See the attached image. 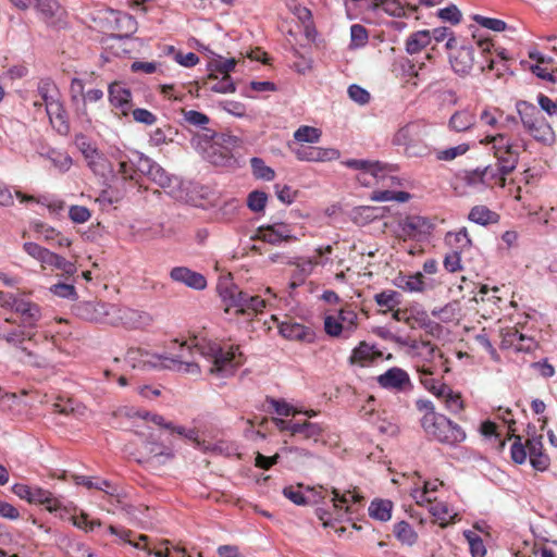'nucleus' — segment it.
<instances>
[{"mask_svg": "<svg viewBox=\"0 0 557 557\" xmlns=\"http://www.w3.org/2000/svg\"><path fill=\"white\" fill-rule=\"evenodd\" d=\"M200 356L210 364L209 372L219 377L234 375L244 363L238 347L233 345L221 346L207 338H197L189 342L173 341L169 351L152 354L141 348H129L125 360L132 368H161L183 373L199 374L200 367L196 361Z\"/></svg>", "mask_w": 557, "mask_h": 557, "instance_id": "nucleus-1", "label": "nucleus"}, {"mask_svg": "<svg viewBox=\"0 0 557 557\" xmlns=\"http://www.w3.org/2000/svg\"><path fill=\"white\" fill-rule=\"evenodd\" d=\"M516 108L523 127L534 140L547 146L555 141V133L541 110L527 101H518Z\"/></svg>", "mask_w": 557, "mask_h": 557, "instance_id": "nucleus-2", "label": "nucleus"}, {"mask_svg": "<svg viewBox=\"0 0 557 557\" xmlns=\"http://www.w3.org/2000/svg\"><path fill=\"white\" fill-rule=\"evenodd\" d=\"M359 326L357 311L348 304L338 310H330L323 318V327L326 335L333 338L348 339Z\"/></svg>", "mask_w": 557, "mask_h": 557, "instance_id": "nucleus-3", "label": "nucleus"}, {"mask_svg": "<svg viewBox=\"0 0 557 557\" xmlns=\"http://www.w3.org/2000/svg\"><path fill=\"white\" fill-rule=\"evenodd\" d=\"M421 426L428 436L442 444L455 446L466 440L463 429L442 413L421 418Z\"/></svg>", "mask_w": 557, "mask_h": 557, "instance_id": "nucleus-4", "label": "nucleus"}, {"mask_svg": "<svg viewBox=\"0 0 557 557\" xmlns=\"http://www.w3.org/2000/svg\"><path fill=\"white\" fill-rule=\"evenodd\" d=\"M107 531L111 535H115L121 541L128 543L133 547L146 552L148 556L185 557L186 555L184 548L172 545L169 541H163L159 545L153 546L148 543V536L146 535H139L138 541H135L132 539L133 531L123 527L109 525Z\"/></svg>", "mask_w": 557, "mask_h": 557, "instance_id": "nucleus-5", "label": "nucleus"}, {"mask_svg": "<svg viewBox=\"0 0 557 557\" xmlns=\"http://www.w3.org/2000/svg\"><path fill=\"white\" fill-rule=\"evenodd\" d=\"M0 308L18 314L25 329L36 327L41 319L40 307L24 295L0 292Z\"/></svg>", "mask_w": 557, "mask_h": 557, "instance_id": "nucleus-6", "label": "nucleus"}, {"mask_svg": "<svg viewBox=\"0 0 557 557\" xmlns=\"http://www.w3.org/2000/svg\"><path fill=\"white\" fill-rule=\"evenodd\" d=\"M481 144L491 146L503 174H510L517 168L520 153L509 136L504 133L487 135L481 140Z\"/></svg>", "mask_w": 557, "mask_h": 557, "instance_id": "nucleus-7", "label": "nucleus"}, {"mask_svg": "<svg viewBox=\"0 0 557 557\" xmlns=\"http://www.w3.org/2000/svg\"><path fill=\"white\" fill-rule=\"evenodd\" d=\"M481 144L491 146L503 174H510L517 168L520 153L509 136L504 133L487 135L481 140Z\"/></svg>", "mask_w": 557, "mask_h": 557, "instance_id": "nucleus-8", "label": "nucleus"}, {"mask_svg": "<svg viewBox=\"0 0 557 557\" xmlns=\"http://www.w3.org/2000/svg\"><path fill=\"white\" fill-rule=\"evenodd\" d=\"M424 134L425 125L422 122H409L396 132L393 144L404 147L405 153L408 156H424L428 150L422 144Z\"/></svg>", "mask_w": 557, "mask_h": 557, "instance_id": "nucleus-9", "label": "nucleus"}, {"mask_svg": "<svg viewBox=\"0 0 557 557\" xmlns=\"http://www.w3.org/2000/svg\"><path fill=\"white\" fill-rule=\"evenodd\" d=\"M343 164L349 169L360 171L357 180L360 184L369 186L371 182L367 178V175L372 176L376 182L389 181L392 184H398V180L395 176L388 175L392 171V166L382 163L380 161H369L363 159H348L343 161Z\"/></svg>", "mask_w": 557, "mask_h": 557, "instance_id": "nucleus-10", "label": "nucleus"}, {"mask_svg": "<svg viewBox=\"0 0 557 557\" xmlns=\"http://www.w3.org/2000/svg\"><path fill=\"white\" fill-rule=\"evenodd\" d=\"M456 39L450 37L446 47L450 50L449 63L453 71L459 76H467L470 74L474 65V48L470 45H462L456 48Z\"/></svg>", "mask_w": 557, "mask_h": 557, "instance_id": "nucleus-11", "label": "nucleus"}, {"mask_svg": "<svg viewBox=\"0 0 557 557\" xmlns=\"http://www.w3.org/2000/svg\"><path fill=\"white\" fill-rule=\"evenodd\" d=\"M111 310L110 325H122L128 329H141L151 324L152 318L149 313L113 305Z\"/></svg>", "mask_w": 557, "mask_h": 557, "instance_id": "nucleus-12", "label": "nucleus"}, {"mask_svg": "<svg viewBox=\"0 0 557 557\" xmlns=\"http://www.w3.org/2000/svg\"><path fill=\"white\" fill-rule=\"evenodd\" d=\"M272 319L277 322L278 334L285 339L307 344L314 342L315 333L310 326L296 322L292 318L278 321L275 315H272Z\"/></svg>", "mask_w": 557, "mask_h": 557, "instance_id": "nucleus-13", "label": "nucleus"}, {"mask_svg": "<svg viewBox=\"0 0 557 557\" xmlns=\"http://www.w3.org/2000/svg\"><path fill=\"white\" fill-rule=\"evenodd\" d=\"M114 304L81 301L73 308L75 315L78 318L96 323L110 324L111 310Z\"/></svg>", "mask_w": 557, "mask_h": 557, "instance_id": "nucleus-14", "label": "nucleus"}, {"mask_svg": "<svg viewBox=\"0 0 557 557\" xmlns=\"http://www.w3.org/2000/svg\"><path fill=\"white\" fill-rule=\"evenodd\" d=\"M377 384L388 391L405 392L412 387L411 380L407 371L401 368L393 367L376 377Z\"/></svg>", "mask_w": 557, "mask_h": 557, "instance_id": "nucleus-15", "label": "nucleus"}, {"mask_svg": "<svg viewBox=\"0 0 557 557\" xmlns=\"http://www.w3.org/2000/svg\"><path fill=\"white\" fill-rule=\"evenodd\" d=\"M400 236L410 239H420L429 234L433 224L426 218L420 215H409L398 223Z\"/></svg>", "mask_w": 557, "mask_h": 557, "instance_id": "nucleus-16", "label": "nucleus"}, {"mask_svg": "<svg viewBox=\"0 0 557 557\" xmlns=\"http://www.w3.org/2000/svg\"><path fill=\"white\" fill-rule=\"evenodd\" d=\"M150 180L163 188L171 197L175 199L183 198L181 180L177 176L169 174L161 165L157 164Z\"/></svg>", "mask_w": 557, "mask_h": 557, "instance_id": "nucleus-17", "label": "nucleus"}, {"mask_svg": "<svg viewBox=\"0 0 557 557\" xmlns=\"http://www.w3.org/2000/svg\"><path fill=\"white\" fill-rule=\"evenodd\" d=\"M299 161L325 162L339 158V151L334 148L299 147L293 150Z\"/></svg>", "mask_w": 557, "mask_h": 557, "instance_id": "nucleus-18", "label": "nucleus"}, {"mask_svg": "<svg viewBox=\"0 0 557 557\" xmlns=\"http://www.w3.org/2000/svg\"><path fill=\"white\" fill-rule=\"evenodd\" d=\"M382 354L375 349V346L367 342H360L351 351L348 359L350 366L366 368L372 366L381 358Z\"/></svg>", "mask_w": 557, "mask_h": 557, "instance_id": "nucleus-19", "label": "nucleus"}, {"mask_svg": "<svg viewBox=\"0 0 557 557\" xmlns=\"http://www.w3.org/2000/svg\"><path fill=\"white\" fill-rule=\"evenodd\" d=\"M172 281L186 285L189 288L202 290L207 287L206 277L189 268L175 267L170 272Z\"/></svg>", "mask_w": 557, "mask_h": 557, "instance_id": "nucleus-20", "label": "nucleus"}, {"mask_svg": "<svg viewBox=\"0 0 557 557\" xmlns=\"http://www.w3.org/2000/svg\"><path fill=\"white\" fill-rule=\"evenodd\" d=\"M85 84L83 79L74 77L70 84V99L72 107L74 108V112L83 122L90 123V119L87 112V108L84 106V96H85Z\"/></svg>", "mask_w": 557, "mask_h": 557, "instance_id": "nucleus-21", "label": "nucleus"}, {"mask_svg": "<svg viewBox=\"0 0 557 557\" xmlns=\"http://www.w3.org/2000/svg\"><path fill=\"white\" fill-rule=\"evenodd\" d=\"M110 103L126 115L132 109V91L122 83L114 82L108 88Z\"/></svg>", "mask_w": 557, "mask_h": 557, "instance_id": "nucleus-22", "label": "nucleus"}, {"mask_svg": "<svg viewBox=\"0 0 557 557\" xmlns=\"http://www.w3.org/2000/svg\"><path fill=\"white\" fill-rule=\"evenodd\" d=\"M33 230L39 238H42L47 244L53 247L63 248L72 245V240L69 237L44 222H35Z\"/></svg>", "mask_w": 557, "mask_h": 557, "instance_id": "nucleus-23", "label": "nucleus"}, {"mask_svg": "<svg viewBox=\"0 0 557 557\" xmlns=\"http://www.w3.org/2000/svg\"><path fill=\"white\" fill-rule=\"evenodd\" d=\"M476 123V114L470 108L456 111L449 119L448 127L456 133L470 131Z\"/></svg>", "mask_w": 557, "mask_h": 557, "instance_id": "nucleus-24", "label": "nucleus"}, {"mask_svg": "<svg viewBox=\"0 0 557 557\" xmlns=\"http://www.w3.org/2000/svg\"><path fill=\"white\" fill-rule=\"evenodd\" d=\"M27 503L33 505H44L50 512L58 511L61 508L60 500L53 494L39 486H30Z\"/></svg>", "mask_w": 557, "mask_h": 557, "instance_id": "nucleus-25", "label": "nucleus"}, {"mask_svg": "<svg viewBox=\"0 0 557 557\" xmlns=\"http://www.w3.org/2000/svg\"><path fill=\"white\" fill-rule=\"evenodd\" d=\"M46 112L58 133L63 135L69 133L70 124L67 113L61 99L57 102H51L50 106L46 108Z\"/></svg>", "mask_w": 557, "mask_h": 557, "instance_id": "nucleus-26", "label": "nucleus"}, {"mask_svg": "<svg viewBox=\"0 0 557 557\" xmlns=\"http://www.w3.org/2000/svg\"><path fill=\"white\" fill-rule=\"evenodd\" d=\"M259 237L269 244L278 245L292 238L290 231L285 224H274L259 230Z\"/></svg>", "mask_w": 557, "mask_h": 557, "instance_id": "nucleus-27", "label": "nucleus"}, {"mask_svg": "<svg viewBox=\"0 0 557 557\" xmlns=\"http://www.w3.org/2000/svg\"><path fill=\"white\" fill-rule=\"evenodd\" d=\"M499 214L484 205H478L470 209L468 220L481 226H488L499 222Z\"/></svg>", "mask_w": 557, "mask_h": 557, "instance_id": "nucleus-28", "label": "nucleus"}, {"mask_svg": "<svg viewBox=\"0 0 557 557\" xmlns=\"http://www.w3.org/2000/svg\"><path fill=\"white\" fill-rule=\"evenodd\" d=\"M419 381L426 391L437 398H440L443 393H447L448 385L443 383L441 380L435 379L433 376V372L429 368L422 367L419 369Z\"/></svg>", "mask_w": 557, "mask_h": 557, "instance_id": "nucleus-29", "label": "nucleus"}, {"mask_svg": "<svg viewBox=\"0 0 557 557\" xmlns=\"http://www.w3.org/2000/svg\"><path fill=\"white\" fill-rule=\"evenodd\" d=\"M394 283L398 288L408 293H422L426 288L423 275L420 272L410 275H398Z\"/></svg>", "mask_w": 557, "mask_h": 557, "instance_id": "nucleus-30", "label": "nucleus"}, {"mask_svg": "<svg viewBox=\"0 0 557 557\" xmlns=\"http://www.w3.org/2000/svg\"><path fill=\"white\" fill-rule=\"evenodd\" d=\"M223 299L228 302L231 307L236 308V312L246 313L247 305L249 302L250 295L237 289V287H232L225 289L222 294Z\"/></svg>", "mask_w": 557, "mask_h": 557, "instance_id": "nucleus-31", "label": "nucleus"}, {"mask_svg": "<svg viewBox=\"0 0 557 557\" xmlns=\"http://www.w3.org/2000/svg\"><path fill=\"white\" fill-rule=\"evenodd\" d=\"M293 428V436L300 435L302 438L312 440L313 442H318L323 432L321 424L307 420L296 421Z\"/></svg>", "mask_w": 557, "mask_h": 557, "instance_id": "nucleus-32", "label": "nucleus"}, {"mask_svg": "<svg viewBox=\"0 0 557 557\" xmlns=\"http://www.w3.org/2000/svg\"><path fill=\"white\" fill-rule=\"evenodd\" d=\"M393 503L388 499L376 498L370 503L369 516L375 520L386 522L392 518Z\"/></svg>", "mask_w": 557, "mask_h": 557, "instance_id": "nucleus-33", "label": "nucleus"}, {"mask_svg": "<svg viewBox=\"0 0 557 557\" xmlns=\"http://www.w3.org/2000/svg\"><path fill=\"white\" fill-rule=\"evenodd\" d=\"M331 494V502L334 504V507L343 508L345 506L346 511L350 510L351 505H360L363 500V497L356 491H346L345 493L339 494L337 490L333 488Z\"/></svg>", "mask_w": 557, "mask_h": 557, "instance_id": "nucleus-34", "label": "nucleus"}, {"mask_svg": "<svg viewBox=\"0 0 557 557\" xmlns=\"http://www.w3.org/2000/svg\"><path fill=\"white\" fill-rule=\"evenodd\" d=\"M431 42V32L428 29L412 33L406 40V52L409 54L419 53Z\"/></svg>", "mask_w": 557, "mask_h": 557, "instance_id": "nucleus-35", "label": "nucleus"}, {"mask_svg": "<svg viewBox=\"0 0 557 557\" xmlns=\"http://www.w3.org/2000/svg\"><path fill=\"white\" fill-rule=\"evenodd\" d=\"M375 304L385 311H394L401 304V294L393 289H384L373 296Z\"/></svg>", "mask_w": 557, "mask_h": 557, "instance_id": "nucleus-36", "label": "nucleus"}, {"mask_svg": "<svg viewBox=\"0 0 557 557\" xmlns=\"http://www.w3.org/2000/svg\"><path fill=\"white\" fill-rule=\"evenodd\" d=\"M442 485H443V482L438 481L437 479L432 480V481H425L423 488L414 490L412 496L417 500L418 504H423V503L431 504L436 500L434 493Z\"/></svg>", "mask_w": 557, "mask_h": 557, "instance_id": "nucleus-37", "label": "nucleus"}, {"mask_svg": "<svg viewBox=\"0 0 557 557\" xmlns=\"http://www.w3.org/2000/svg\"><path fill=\"white\" fill-rule=\"evenodd\" d=\"M46 267H50L52 269L60 270L65 275H73L77 270L74 262L69 261L65 258H63L62 256H60L55 252H52V251L49 252V255L46 259L45 268Z\"/></svg>", "mask_w": 557, "mask_h": 557, "instance_id": "nucleus-38", "label": "nucleus"}, {"mask_svg": "<svg viewBox=\"0 0 557 557\" xmlns=\"http://www.w3.org/2000/svg\"><path fill=\"white\" fill-rule=\"evenodd\" d=\"M476 46L480 49L483 61H478V65L481 72L486 70L493 71L495 69V60L491 57L493 44L488 39H479Z\"/></svg>", "mask_w": 557, "mask_h": 557, "instance_id": "nucleus-39", "label": "nucleus"}, {"mask_svg": "<svg viewBox=\"0 0 557 557\" xmlns=\"http://www.w3.org/2000/svg\"><path fill=\"white\" fill-rule=\"evenodd\" d=\"M394 535L406 545H413L418 540V534L407 521H399L394 525Z\"/></svg>", "mask_w": 557, "mask_h": 557, "instance_id": "nucleus-40", "label": "nucleus"}, {"mask_svg": "<svg viewBox=\"0 0 557 557\" xmlns=\"http://www.w3.org/2000/svg\"><path fill=\"white\" fill-rule=\"evenodd\" d=\"M410 198V195L407 191H393V190H373L371 193L370 199L377 202L385 201H397V202H406Z\"/></svg>", "mask_w": 557, "mask_h": 557, "instance_id": "nucleus-41", "label": "nucleus"}, {"mask_svg": "<svg viewBox=\"0 0 557 557\" xmlns=\"http://www.w3.org/2000/svg\"><path fill=\"white\" fill-rule=\"evenodd\" d=\"M208 144L207 148V158L208 160L215 165H224L230 159V152L227 150H223L221 146H219L215 141L206 140Z\"/></svg>", "mask_w": 557, "mask_h": 557, "instance_id": "nucleus-42", "label": "nucleus"}, {"mask_svg": "<svg viewBox=\"0 0 557 557\" xmlns=\"http://www.w3.org/2000/svg\"><path fill=\"white\" fill-rule=\"evenodd\" d=\"M87 164L90 170L99 176H107L112 172L110 161L100 151H98L92 159H89Z\"/></svg>", "mask_w": 557, "mask_h": 557, "instance_id": "nucleus-43", "label": "nucleus"}, {"mask_svg": "<svg viewBox=\"0 0 557 557\" xmlns=\"http://www.w3.org/2000/svg\"><path fill=\"white\" fill-rule=\"evenodd\" d=\"M463 536L468 542L472 557L485 556L486 548L480 535H478L474 531L466 530L463 531Z\"/></svg>", "mask_w": 557, "mask_h": 557, "instance_id": "nucleus-44", "label": "nucleus"}, {"mask_svg": "<svg viewBox=\"0 0 557 557\" xmlns=\"http://www.w3.org/2000/svg\"><path fill=\"white\" fill-rule=\"evenodd\" d=\"M294 138L298 143L317 144L321 138V131L312 126L302 125L295 131Z\"/></svg>", "mask_w": 557, "mask_h": 557, "instance_id": "nucleus-45", "label": "nucleus"}, {"mask_svg": "<svg viewBox=\"0 0 557 557\" xmlns=\"http://www.w3.org/2000/svg\"><path fill=\"white\" fill-rule=\"evenodd\" d=\"M430 511L442 524L451 522L456 516L453 508L446 503H434Z\"/></svg>", "mask_w": 557, "mask_h": 557, "instance_id": "nucleus-46", "label": "nucleus"}, {"mask_svg": "<svg viewBox=\"0 0 557 557\" xmlns=\"http://www.w3.org/2000/svg\"><path fill=\"white\" fill-rule=\"evenodd\" d=\"M76 483L79 485H84L87 488H97L100 491H104L106 493L113 495L116 492L115 487H112L110 482L107 480H100L94 481L92 478L81 475L76 476Z\"/></svg>", "mask_w": 557, "mask_h": 557, "instance_id": "nucleus-47", "label": "nucleus"}, {"mask_svg": "<svg viewBox=\"0 0 557 557\" xmlns=\"http://www.w3.org/2000/svg\"><path fill=\"white\" fill-rule=\"evenodd\" d=\"M134 157H135L136 175L138 173H140L150 178V176L152 175V172L158 163L140 152H135Z\"/></svg>", "mask_w": 557, "mask_h": 557, "instance_id": "nucleus-48", "label": "nucleus"}, {"mask_svg": "<svg viewBox=\"0 0 557 557\" xmlns=\"http://www.w3.org/2000/svg\"><path fill=\"white\" fill-rule=\"evenodd\" d=\"M252 173L257 178L264 181H272L275 176V172L270 166L265 165L264 161L260 158H252L250 160Z\"/></svg>", "mask_w": 557, "mask_h": 557, "instance_id": "nucleus-49", "label": "nucleus"}, {"mask_svg": "<svg viewBox=\"0 0 557 557\" xmlns=\"http://www.w3.org/2000/svg\"><path fill=\"white\" fill-rule=\"evenodd\" d=\"M440 399L444 401L446 409L451 413H458L463 408L460 395L454 393L449 386L447 387V393H443V395L440 396Z\"/></svg>", "mask_w": 557, "mask_h": 557, "instance_id": "nucleus-50", "label": "nucleus"}, {"mask_svg": "<svg viewBox=\"0 0 557 557\" xmlns=\"http://www.w3.org/2000/svg\"><path fill=\"white\" fill-rule=\"evenodd\" d=\"M117 160V173L122 176V178L136 180L135 157L132 159H127L123 153H120Z\"/></svg>", "mask_w": 557, "mask_h": 557, "instance_id": "nucleus-51", "label": "nucleus"}, {"mask_svg": "<svg viewBox=\"0 0 557 557\" xmlns=\"http://www.w3.org/2000/svg\"><path fill=\"white\" fill-rule=\"evenodd\" d=\"M12 3L20 9H28L35 7L42 12L52 13L54 2L52 0H11Z\"/></svg>", "mask_w": 557, "mask_h": 557, "instance_id": "nucleus-52", "label": "nucleus"}, {"mask_svg": "<svg viewBox=\"0 0 557 557\" xmlns=\"http://www.w3.org/2000/svg\"><path fill=\"white\" fill-rule=\"evenodd\" d=\"M208 88L218 94H231L236 90L235 84L230 75H223L219 81H212L207 84Z\"/></svg>", "mask_w": 557, "mask_h": 557, "instance_id": "nucleus-53", "label": "nucleus"}, {"mask_svg": "<svg viewBox=\"0 0 557 557\" xmlns=\"http://www.w3.org/2000/svg\"><path fill=\"white\" fill-rule=\"evenodd\" d=\"M23 249L28 256L39 261L42 268H45L46 259L50 252L49 249L44 248L40 245L33 242L24 243Z\"/></svg>", "mask_w": 557, "mask_h": 557, "instance_id": "nucleus-54", "label": "nucleus"}, {"mask_svg": "<svg viewBox=\"0 0 557 557\" xmlns=\"http://www.w3.org/2000/svg\"><path fill=\"white\" fill-rule=\"evenodd\" d=\"M205 453H213L216 455L232 456L236 454V447L224 441L216 442L214 444L206 443L202 447Z\"/></svg>", "mask_w": 557, "mask_h": 557, "instance_id": "nucleus-55", "label": "nucleus"}, {"mask_svg": "<svg viewBox=\"0 0 557 557\" xmlns=\"http://www.w3.org/2000/svg\"><path fill=\"white\" fill-rule=\"evenodd\" d=\"M482 173L487 174L484 175V181L486 186H493L494 184H499L500 186H504L505 184V176L507 174H503L500 172V164L497 162L496 166H486L482 170Z\"/></svg>", "mask_w": 557, "mask_h": 557, "instance_id": "nucleus-56", "label": "nucleus"}, {"mask_svg": "<svg viewBox=\"0 0 557 557\" xmlns=\"http://www.w3.org/2000/svg\"><path fill=\"white\" fill-rule=\"evenodd\" d=\"M268 201V195L261 190H253L247 197V206L252 212H261L264 210Z\"/></svg>", "mask_w": 557, "mask_h": 557, "instance_id": "nucleus-57", "label": "nucleus"}, {"mask_svg": "<svg viewBox=\"0 0 557 557\" xmlns=\"http://www.w3.org/2000/svg\"><path fill=\"white\" fill-rule=\"evenodd\" d=\"M368 30L360 24H354L350 27V46L354 48L364 47L368 42Z\"/></svg>", "mask_w": 557, "mask_h": 557, "instance_id": "nucleus-58", "label": "nucleus"}, {"mask_svg": "<svg viewBox=\"0 0 557 557\" xmlns=\"http://www.w3.org/2000/svg\"><path fill=\"white\" fill-rule=\"evenodd\" d=\"M503 116L504 113L497 108H485L480 113V121L485 125L499 129V119Z\"/></svg>", "mask_w": 557, "mask_h": 557, "instance_id": "nucleus-59", "label": "nucleus"}, {"mask_svg": "<svg viewBox=\"0 0 557 557\" xmlns=\"http://www.w3.org/2000/svg\"><path fill=\"white\" fill-rule=\"evenodd\" d=\"M473 20L482 27L494 30V32H503L507 28V24L498 18L486 17L483 15H474Z\"/></svg>", "mask_w": 557, "mask_h": 557, "instance_id": "nucleus-60", "label": "nucleus"}, {"mask_svg": "<svg viewBox=\"0 0 557 557\" xmlns=\"http://www.w3.org/2000/svg\"><path fill=\"white\" fill-rule=\"evenodd\" d=\"M510 456L513 462L522 465L525 462L528 457L527 446L522 444L521 437L517 436L510 447Z\"/></svg>", "mask_w": 557, "mask_h": 557, "instance_id": "nucleus-61", "label": "nucleus"}, {"mask_svg": "<svg viewBox=\"0 0 557 557\" xmlns=\"http://www.w3.org/2000/svg\"><path fill=\"white\" fill-rule=\"evenodd\" d=\"M145 449L151 455L152 458H164L171 459L173 457V453L171 449L164 447L162 444L158 442L147 441L145 443Z\"/></svg>", "mask_w": 557, "mask_h": 557, "instance_id": "nucleus-62", "label": "nucleus"}, {"mask_svg": "<svg viewBox=\"0 0 557 557\" xmlns=\"http://www.w3.org/2000/svg\"><path fill=\"white\" fill-rule=\"evenodd\" d=\"M446 240L449 244L455 242L458 245V248L460 249H465L471 246V238L466 227H461L456 233H448L446 235Z\"/></svg>", "mask_w": 557, "mask_h": 557, "instance_id": "nucleus-63", "label": "nucleus"}, {"mask_svg": "<svg viewBox=\"0 0 557 557\" xmlns=\"http://www.w3.org/2000/svg\"><path fill=\"white\" fill-rule=\"evenodd\" d=\"M91 216V212L87 207L84 206H71L69 208V218L73 223L83 224L86 223Z\"/></svg>", "mask_w": 557, "mask_h": 557, "instance_id": "nucleus-64", "label": "nucleus"}]
</instances>
